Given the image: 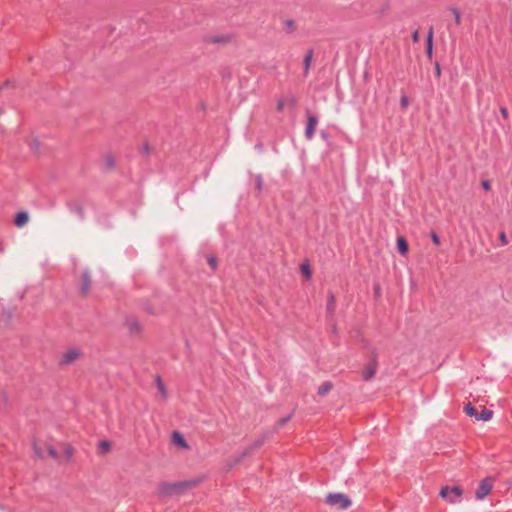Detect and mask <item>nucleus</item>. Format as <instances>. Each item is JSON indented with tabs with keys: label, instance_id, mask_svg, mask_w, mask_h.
I'll list each match as a JSON object with an SVG mask.
<instances>
[{
	"label": "nucleus",
	"instance_id": "obj_8",
	"mask_svg": "<svg viewBox=\"0 0 512 512\" xmlns=\"http://www.w3.org/2000/svg\"><path fill=\"white\" fill-rule=\"evenodd\" d=\"M82 355L83 352L78 348L69 349L66 353L63 354L60 360V365H69Z\"/></svg>",
	"mask_w": 512,
	"mask_h": 512
},
{
	"label": "nucleus",
	"instance_id": "obj_36",
	"mask_svg": "<svg viewBox=\"0 0 512 512\" xmlns=\"http://www.w3.org/2000/svg\"><path fill=\"white\" fill-rule=\"evenodd\" d=\"M48 454L53 459H58L59 458V454H58L57 450L53 446H49L48 447Z\"/></svg>",
	"mask_w": 512,
	"mask_h": 512
},
{
	"label": "nucleus",
	"instance_id": "obj_2",
	"mask_svg": "<svg viewBox=\"0 0 512 512\" xmlns=\"http://www.w3.org/2000/svg\"><path fill=\"white\" fill-rule=\"evenodd\" d=\"M325 503L331 506H338L342 510L348 509L352 502L343 493H330L326 496Z\"/></svg>",
	"mask_w": 512,
	"mask_h": 512
},
{
	"label": "nucleus",
	"instance_id": "obj_25",
	"mask_svg": "<svg viewBox=\"0 0 512 512\" xmlns=\"http://www.w3.org/2000/svg\"><path fill=\"white\" fill-rule=\"evenodd\" d=\"M254 181H255V189L257 191L258 194H261L262 193V190H263V177L261 174H257L254 176Z\"/></svg>",
	"mask_w": 512,
	"mask_h": 512
},
{
	"label": "nucleus",
	"instance_id": "obj_41",
	"mask_svg": "<svg viewBox=\"0 0 512 512\" xmlns=\"http://www.w3.org/2000/svg\"><path fill=\"white\" fill-rule=\"evenodd\" d=\"M500 113L501 115L503 116L504 119H508L509 118V112H508V109L504 106L500 107Z\"/></svg>",
	"mask_w": 512,
	"mask_h": 512
},
{
	"label": "nucleus",
	"instance_id": "obj_14",
	"mask_svg": "<svg viewBox=\"0 0 512 512\" xmlns=\"http://www.w3.org/2000/svg\"><path fill=\"white\" fill-rule=\"evenodd\" d=\"M282 25H283V31L287 35L293 34L297 30V23L293 19H285L282 22Z\"/></svg>",
	"mask_w": 512,
	"mask_h": 512
},
{
	"label": "nucleus",
	"instance_id": "obj_24",
	"mask_svg": "<svg viewBox=\"0 0 512 512\" xmlns=\"http://www.w3.org/2000/svg\"><path fill=\"white\" fill-rule=\"evenodd\" d=\"M204 42H206V43H224V34L215 35V36H206L204 38Z\"/></svg>",
	"mask_w": 512,
	"mask_h": 512
},
{
	"label": "nucleus",
	"instance_id": "obj_17",
	"mask_svg": "<svg viewBox=\"0 0 512 512\" xmlns=\"http://www.w3.org/2000/svg\"><path fill=\"white\" fill-rule=\"evenodd\" d=\"M397 249L401 255H406L408 253L409 245L403 236H399L397 238Z\"/></svg>",
	"mask_w": 512,
	"mask_h": 512
},
{
	"label": "nucleus",
	"instance_id": "obj_16",
	"mask_svg": "<svg viewBox=\"0 0 512 512\" xmlns=\"http://www.w3.org/2000/svg\"><path fill=\"white\" fill-rule=\"evenodd\" d=\"M126 324L130 333L135 334L141 332V325L136 318H128Z\"/></svg>",
	"mask_w": 512,
	"mask_h": 512
},
{
	"label": "nucleus",
	"instance_id": "obj_3",
	"mask_svg": "<svg viewBox=\"0 0 512 512\" xmlns=\"http://www.w3.org/2000/svg\"><path fill=\"white\" fill-rule=\"evenodd\" d=\"M463 494V490L460 486H443L440 490L439 495L446 499L450 503L457 502Z\"/></svg>",
	"mask_w": 512,
	"mask_h": 512
},
{
	"label": "nucleus",
	"instance_id": "obj_31",
	"mask_svg": "<svg viewBox=\"0 0 512 512\" xmlns=\"http://www.w3.org/2000/svg\"><path fill=\"white\" fill-rule=\"evenodd\" d=\"M105 161L108 169H113L115 167V159L111 154L106 156Z\"/></svg>",
	"mask_w": 512,
	"mask_h": 512
},
{
	"label": "nucleus",
	"instance_id": "obj_19",
	"mask_svg": "<svg viewBox=\"0 0 512 512\" xmlns=\"http://www.w3.org/2000/svg\"><path fill=\"white\" fill-rule=\"evenodd\" d=\"M155 383H156V386L158 388V391L160 392V394L162 395L163 398H167L168 396V391L166 389V386L161 378L160 375H156L155 377Z\"/></svg>",
	"mask_w": 512,
	"mask_h": 512
},
{
	"label": "nucleus",
	"instance_id": "obj_33",
	"mask_svg": "<svg viewBox=\"0 0 512 512\" xmlns=\"http://www.w3.org/2000/svg\"><path fill=\"white\" fill-rule=\"evenodd\" d=\"M141 153L144 155V156H149L150 153H151V147L149 145L148 142H144L142 147H141Z\"/></svg>",
	"mask_w": 512,
	"mask_h": 512
},
{
	"label": "nucleus",
	"instance_id": "obj_11",
	"mask_svg": "<svg viewBox=\"0 0 512 512\" xmlns=\"http://www.w3.org/2000/svg\"><path fill=\"white\" fill-rule=\"evenodd\" d=\"M66 206L71 212L76 213L81 220L85 218L84 208L81 203L69 200L66 202Z\"/></svg>",
	"mask_w": 512,
	"mask_h": 512
},
{
	"label": "nucleus",
	"instance_id": "obj_47",
	"mask_svg": "<svg viewBox=\"0 0 512 512\" xmlns=\"http://www.w3.org/2000/svg\"><path fill=\"white\" fill-rule=\"evenodd\" d=\"M441 70L439 64L436 65V75L440 76Z\"/></svg>",
	"mask_w": 512,
	"mask_h": 512
},
{
	"label": "nucleus",
	"instance_id": "obj_50",
	"mask_svg": "<svg viewBox=\"0 0 512 512\" xmlns=\"http://www.w3.org/2000/svg\"><path fill=\"white\" fill-rule=\"evenodd\" d=\"M3 401L6 403L7 402V396L6 395H3Z\"/></svg>",
	"mask_w": 512,
	"mask_h": 512
},
{
	"label": "nucleus",
	"instance_id": "obj_5",
	"mask_svg": "<svg viewBox=\"0 0 512 512\" xmlns=\"http://www.w3.org/2000/svg\"><path fill=\"white\" fill-rule=\"evenodd\" d=\"M492 483H493V478L491 477H486L485 479H483L477 490H476V493H475V497L476 499L478 500H482L484 499L488 494H490L491 490H492Z\"/></svg>",
	"mask_w": 512,
	"mask_h": 512
},
{
	"label": "nucleus",
	"instance_id": "obj_39",
	"mask_svg": "<svg viewBox=\"0 0 512 512\" xmlns=\"http://www.w3.org/2000/svg\"><path fill=\"white\" fill-rule=\"evenodd\" d=\"M431 240L432 242L435 244V245H439L440 244V237L438 236V234L436 232H432L431 233Z\"/></svg>",
	"mask_w": 512,
	"mask_h": 512
},
{
	"label": "nucleus",
	"instance_id": "obj_51",
	"mask_svg": "<svg viewBox=\"0 0 512 512\" xmlns=\"http://www.w3.org/2000/svg\"><path fill=\"white\" fill-rule=\"evenodd\" d=\"M4 249L3 247L0 245V253H3Z\"/></svg>",
	"mask_w": 512,
	"mask_h": 512
},
{
	"label": "nucleus",
	"instance_id": "obj_48",
	"mask_svg": "<svg viewBox=\"0 0 512 512\" xmlns=\"http://www.w3.org/2000/svg\"><path fill=\"white\" fill-rule=\"evenodd\" d=\"M9 85H10V81H8V80H7V81L2 85V87L4 88V87H7V86H9Z\"/></svg>",
	"mask_w": 512,
	"mask_h": 512
},
{
	"label": "nucleus",
	"instance_id": "obj_28",
	"mask_svg": "<svg viewBox=\"0 0 512 512\" xmlns=\"http://www.w3.org/2000/svg\"><path fill=\"white\" fill-rule=\"evenodd\" d=\"M12 319V311L10 309L3 308L2 319L0 321H4L5 324H9Z\"/></svg>",
	"mask_w": 512,
	"mask_h": 512
},
{
	"label": "nucleus",
	"instance_id": "obj_15",
	"mask_svg": "<svg viewBox=\"0 0 512 512\" xmlns=\"http://www.w3.org/2000/svg\"><path fill=\"white\" fill-rule=\"evenodd\" d=\"M433 27H430L427 33V39H426V53L429 58L432 57L433 52Z\"/></svg>",
	"mask_w": 512,
	"mask_h": 512
},
{
	"label": "nucleus",
	"instance_id": "obj_10",
	"mask_svg": "<svg viewBox=\"0 0 512 512\" xmlns=\"http://www.w3.org/2000/svg\"><path fill=\"white\" fill-rule=\"evenodd\" d=\"M171 441L177 447L181 449H188L189 445L184 437V435L179 431H173L171 434Z\"/></svg>",
	"mask_w": 512,
	"mask_h": 512
},
{
	"label": "nucleus",
	"instance_id": "obj_30",
	"mask_svg": "<svg viewBox=\"0 0 512 512\" xmlns=\"http://www.w3.org/2000/svg\"><path fill=\"white\" fill-rule=\"evenodd\" d=\"M285 100V104L290 108V109H294L296 107V99L294 96H287L286 98H284Z\"/></svg>",
	"mask_w": 512,
	"mask_h": 512
},
{
	"label": "nucleus",
	"instance_id": "obj_6",
	"mask_svg": "<svg viewBox=\"0 0 512 512\" xmlns=\"http://www.w3.org/2000/svg\"><path fill=\"white\" fill-rule=\"evenodd\" d=\"M91 285H92V279H91L90 271L88 269H85L81 273V276L79 279L80 295L86 296L91 289Z\"/></svg>",
	"mask_w": 512,
	"mask_h": 512
},
{
	"label": "nucleus",
	"instance_id": "obj_49",
	"mask_svg": "<svg viewBox=\"0 0 512 512\" xmlns=\"http://www.w3.org/2000/svg\"><path fill=\"white\" fill-rule=\"evenodd\" d=\"M380 290L379 285L375 286V292L378 293Z\"/></svg>",
	"mask_w": 512,
	"mask_h": 512
},
{
	"label": "nucleus",
	"instance_id": "obj_27",
	"mask_svg": "<svg viewBox=\"0 0 512 512\" xmlns=\"http://www.w3.org/2000/svg\"><path fill=\"white\" fill-rule=\"evenodd\" d=\"M464 411H465V413L467 415H469L471 417H475L476 418V415H478L477 409L471 403H467L465 405Z\"/></svg>",
	"mask_w": 512,
	"mask_h": 512
},
{
	"label": "nucleus",
	"instance_id": "obj_32",
	"mask_svg": "<svg viewBox=\"0 0 512 512\" xmlns=\"http://www.w3.org/2000/svg\"><path fill=\"white\" fill-rule=\"evenodd\" d=\"M451 11L452 13L454 14V17H455V23L456 25H460L461 23V15H460V11L458 10V8L456 7H452L451 8Z\"/></svg>",
	"mask_w": 512,
	"mask_h": 512
},
{
	"label": "nucleus",
	"instance_id": "obj_40",
	"mask_svg": "<svg viewBox=\"0 0 512 512\" xmlns=\"http://www.w3.org/2000/svg\"><path fill=\"white\" fill-rule=\"evenodd\" d=\"M400 105L403 109L407 108L408 106V97L406 95H403L400 99Z\"/></svg>",
	"mask_w": 512,
	"mask_h": 512
},
{
	"label": "nucleus",
	"instance_id": "obj_46",
	"mask_svg": "<svg viewBox=\"0 0 512 512\" xmlns=\"http://www.w3.org/2000/svg\"><path fill=\"white\" fill-rule=\"evenodd\" d=\"M185 346L187 348L188 353L190 354L191 353V346H190L189 340H185Z\"/></svg>",
	"mask_w": 512,
	"mask_h": 512
},
{
	"label": "nucleus",
	"instance_id": "obj_37",
	"mask_svg": "<svg viewBox=\"0 0 512 512\" xmlns=\"http://www.w3.org/2000/svg\"><path fill=\"white\" fill-rule=\"evenodd\" d=\"M39 147H40V143H39L38 139H33L30 143L31 150L36 153V152H38Z\"/></svg>",
	"mask_w": 512,
	"mask_h": 512
},
{
	"label": "nucleus",
	"instance_id": "obj_38",
	"mask_svg": "<svg viewBox=\"0 0 512 512\" xmlns=\"http://www.w3.org/2000/svg\"><path fill=\"white\" fill-rule=\"evenodd\" d=\"M286 106L284 98H281L277 101L276 110L278 112H282L284 110V107Z\"/></svg>",
	"mask_w": 512,
	"mask_h": 512
},
{
	"label": "nucleus",
	"instance_id": "obj_4",
	"mask_svg": "<svg viewBox=\"0 0 512 512\" xmlns=\"http://www.w3.org/2000/svg\"><path fill=\"white\" fill-rule=\"evenodd\" d=\"M266 441V436H261L258 439H256L249 447H247L241 455L234 461V463L229 464V467L234 466L235 464L239 463L242 458L251 455L258 449H260Z\"/></svg>",
	"mask_w": 512,
	"mask_h": 512
},
{
	"label": "nucleus",
	"instance_id": "obj_13",
	"mask_svg": "<svg viewBox=\"0 0 512 512\" xmlns=\"http://www.w3.org/2000/svg\"><path fill=\"white\" fill-rule=\"evenodd\" d=\"M336 311V297L333 292L329 291L327 295L326 314L333 317Z\"/></svg>",
	"mask_w": 512,
	"mask_h": 512
},
{
	"label": "nucleus",
	"instance_id": "obj_7",
	"mask_svg": "<svg viewBox=\"0 0 512 512\" xmlns=\"http://www.w3.org/2000/svg\"><path fill=\"white\" fill-rule=\"evenodd\" d=\"M307 125L305 129V137L311 140L314 137L315 129L318 124V117L312 114L310 111L306 112Z\"/></svg>",
	"mask_w": 512,
	"mask_h": 512
},
{
	"label": "nucleus",
	"instance_id": "obj_44",
	"mask_svg": "<svg viewBox=\"0 0 512 512\" xmlns=\"http://www.w3.org/2000/svg\"><path fill=\"white\" fill-rule=\"evenodd\" d=\"M34 452L39 458H43V453L40 448H38L36 445H34Z\"/></svg>",
	"mask_w": 512,
	"mask_h": 512
},
{
	"label": "nucleus",
	"instance_id": "obj_26",
	"mask_svg": "<svg viewBox=\"0 0 512 512\" xmlns=\"http://www.w3.org/2000/svg\"><path fill=\"white\" fill-rule=\"evenodd\" d=\"M143 310L149 315H157L159 313L158 309H155L150 303L144 302L142 304Z\"/></svg>",
	"mask_w": 512,
	"mask_h": 512
},
{
	"label": "nucleus",
	"instance_id": "obj_29",
	"mask_svg": "<svg viewBox=\"0 0 512 512\" xmlns=\"http://www.w3.org/2000/svg\"><path fill=\"white\" fill-rule=\"evenodd\" d=\"M293 416V413L289 414L288 416L286 417H283V418H280L277 422H276V428L277 429H280L281 427H283L285 424H287L290 419L292 418Z\"/></svg>",
	"mask_w": 512,
	"mask_h": 512
},
{
	"label": "nucleus",
	"instance_id": "obj_9",
	"mask_svg": "<svg viewBox=\"0 0 512 512\" xmlns=\"http://www.w3.org/2000/svg\"><path fill=\"white\" fill-rule=\"evenodd\" d=\"M377 366H378V363L376 360V355L373 353L370 362L366 365V367L362 373L363 379L366 381L371 380L374 377V375L376 374Z\"/></svg>",
	"mask_w": 512,
	"mask_h": 512
},
{
	"label": "nucleus",
	"instance_id": "obj_43",
	"mask_svg": "<svg viewBox=\"0 0 512 512\" xmlns=\"http://www.w3.org/2000/svg\"><path fill=\"white\" fill-rule=\"evenodd\" d=\"M412 41L414 43H418L420 41V34H419V31L418 30H415L413 33H412Z\"/></svg>",
	"mask_w": 512,
	"mask_h": 512
},
{
	"label": "nucleus",
	"instance_id": "obj_23",
	"mask_svg": "<svg viewBox=\"0 0 512 512\" xmlns=\"http://www.w3.org/2000/svg\"><path fill=\"white\" fill-rule=\"evenodd\" d=\"M300 271H301V274L306 278V279H310L311 276H312V271H311V267L309 265L308 262H304L301 264L300 266Z\"/></svg>",
	"mask_w": 512,
	"mask_h": 512
},
{
	"label": "nucleus",
	"instance_id": "obj_20",
	"mask_svg": "<svg viewBox=\"0 0 512 512\" xmlns=\"http://www.w3.org/2000/svg\"><path fill=\"white\" fill-rule=\"evenodd\" d=\"M112 448L111 442L109 440H100L98 443L99 454L104 455L108 453Z\"/></svg>",
	"mask_w": 512,
	"mask_h": 512
},
{
	"label": "nucleus",
	"instance_id": "obj_35",
	"mask_svg": "<svg viewBox=\"0 0 512 512\" xmlns=\"http://www.w3.org/2000/svg\"><path fill=\"white\" fill-rule=\"evenodd\" d=\"M64 454L70 459L74 454V448L70 444H67L64 448Z\"/></svg>",
	"mask_w": 512,
	"mask_h": 512
},
{
	"label": "nucleus",
	"instance_id": "obj_1",
	"mask_svg": "<svg viewBox=\"0 0 512 512\" xmlns=\"http://www.w3.org/2000/svg\"><path fill=\"white\" fill-rule=\"evenodd\" d=\"M202 482L201 478H193L177 482H160L158 485V496L160 498L181 496L189 490L197 487Z\"/></svg>",
	"mask_w": 512,
	"mask_h": 512
},
{
	"label": "nucleus",
	"instance_id": "obj_45",
	"mask_svg": "<svg viewBox=\"0 0 512 512\" xmlns=\"http://www.w3.org/2000/svg\"><path fill=\"white\" fill-rule=\"evenodd\" d=\"M482 186L485 190H490L491 188L489 181H483Z\"/></svg>",
	"mask_w": 512,
	"mask_h": 512
},
{
	"label": "nucleus",
	"instance_id": "obj_52",
	"mask_svg": "<svg viewBox=\"0 0 512 512\" xmlns=\"http://www.w3.org/2000/svg\"><path fill=\"white\" fill-rule=\"evenodd\" d=\"M2 89H3V87H2V86H0V91H1Z\"/></svg>",
	"mask_w": 512,
	"mask_h": 512
},
{
	"label": "nucleus",
	"instance_id": "obj_18",
	"mask_svg": "<svg viewBox=\"0 0 512 512\" xmlns=\"http://www.w3.org/2000/svg\"><path fill=\"white\" fill-rule=\"evenodd\" d=\"M313 49H309L305 56H304V60H303V66H304V75L306 76L309 72V69L311 67V62H312V58H313Z\"/></svg>",
	"mask_w": 512,
	"mask_h": 512
},
{
	"label": "nucleus",
	"instance_id": "obj_12",
	"mask_svg": "<svg viewBox=\"0 0 512 512\" xmlns=\"http://www.w3.org/2000/svg\"><path fill=\"white\" fill-rule=\"evenodd\" d=\"M29 221V214L27 211L21 210L16 212L13 218V223L15 226L22 228L24 227Z\"/></svg>",
	"mask_w": 512,
	"mask_h": 512
},
{
	"label": "nucleus",
	"instance_id": "obj_42",
	"mask_svg": "<svg viewBox=\"0 0 512 512\" xmlns=\"http://www.w3.org/2000/svg\"><path fill=\"white\" fill-rule=\"evenodd\" d=\"M499 239H500V242L502 243V245H507L508 244V238H507V236H506V234L504 232L500 233Z\"/></svg>",
	"mask_w": 512,
	"mask_h": 512
},
{
	"label": "nucleus",
	"instance_id": "obj_22",
	"mask_svg": "<svg viewBox=\"0 0 512 512\" xmlns=\"http://www.w3.org/2000/svg\"><path fill=\"white\" fill-rule=\"evenodd\" d=\"M492 416H493V411H491L487 408H483L482 411L480 413H478V415H476V419L488 421L492 418Z\"/></svg>",
	"mask_w": 512,
	"mask_h": 512
},
{
	"label": "nucleus",
	"instance_id": "obj_34",
	"mask_svg": "<svg viewBox=\"0 0 512 512\" xmlns=\"http://www.w3.org/2000/svg\"><path fill=\"white\" fill-rule=\"evenodd\" d=\"M207 262H208L209 266H210L213 270H215V269H216L217 264H218V260H217V258H216L215 256L210 255V256L207 258Z\"/></svg>",
	"mask_w": 512,
	"mask_h": 512
},
{
	"label": "nucleus",
	"instance_id": "obj_21",
	"mask_svg": "<svg viewBox=\"0 0 512 512\" xmlns=\"http://www.w3.org/2000/svg\"><path fill=\"white\" fill-rule=\"evenodd\" d=\"M332 388H333L332 382L326 381L318 387V395L325 396L332 390Z\"/></svg>",
	"mask_w": 512,
	"mask_h": 512
}]
</instances>
